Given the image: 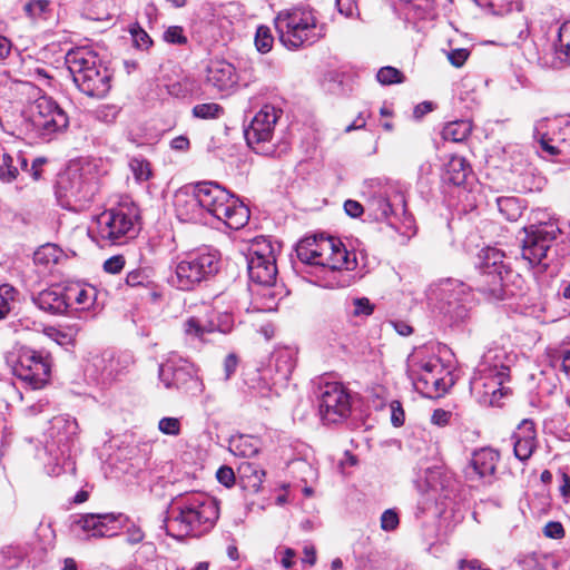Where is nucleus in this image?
<instances>
[{"mask_svg":"<svg viewBox=\"0 0 570 570\" xmlns=\"http://www.w3.org/2000/svg\"><path fill=\"white\" fill-rule=\"evenodd\" d=\"M217 480L223 485L229 488L235 483V473L234 470L229 466H220L217 471Z\"/></svg>","mask_w":570,"mask_h":570,"instance_id":"obj_54","label":"nucleus"},{"mask_svg":"<svg viewBox=\"0 0 570 570\" xmlns=\"http://www.w3.org/2000/svg\"><path fill=\"white\" fill-rule=\"evenodd\" d=\"M278 117V110L269 105L264 106L254 116L250 125L244 131L250 148L257 153H267L264 149V144L271 141Z\"/></svg>","mask_w":570,"mask_h":570,"instance_id":"obj_15","label":"nucleus"},{"mask_svg":"<svg viewBox=\"0 0 570 570\" xmlns=\"http://www.w3.org/2000/svg\"><path fill=\"white\" fill-rule=\"evenodd\" d=\"M543 216L544 213L538 210L535 222L523 228L524 238L521 242V254L530 266L542 265V271H546L548 265L542 261L547 257L548 250L561 230L556 222L543 220Z\"/></svg>","mask_w":570,"mask_h":570,"instance_id":"obj_10","label":"nucleus"},{"mask_svg":"<svg viewBox=\"0 0 570 570\" xmlns=\"http://www.w3.org/2000/svg\"><path fill=\"white\" fill-rule=\"evenodd\" d=\"M219 518L218 502L205 492H187L171 501L165 529L168 535L183 540L210 531Z\"/></svg>","mask_w":570,"mask_h":570,"instance_id":"obj_1","label":"nucleus"},{"mask_svg":"<svg viewBox=\"0 0 570 570\" xmlns=\"http://www.w3.org/2000/svg\"><path fill=\"white\" fill-rule=\"evenodd\" d=\"M229 450L235 455L252 458L258 453L257 440L245 435L234 438L230 440Z\"/></svg>","mask_w":570,"mask_h":570,"instance_id":"obj_30","label":"nucleus"},{"mask_svg":"<svg viewBox=\"0 0 570 570\" xmlns=\"http://www.w3.org/2000/svg\"><path fill=\"white\" fill-rule=\"evenodd\" d=\"M28 117L33 129L41 137H49L68 127L69 118L65 110L50 97L36 99L28 109Z\"/></svg>","mask_w":570,"mask_h":570,"instance_id":"obj_12","label":"nucleus"},{"mask_svg":"<svg viewBox=\"0 0 570 570\" xmlns=\"http://www.w3.org/2000/svg\"><path fill=\"white\" fill-rule=\"evenodd\" d=\"M174 206L177 217L183 222H200L204 213L196 185L180 189L175 194Z\"/></svg>","mask_w":570,"mask_h":570,"instance_id":"obj_20","label":"nucleus"},{"mask_svg":"<svg viewBox=\"0 0 570 570\" xmlns=\"http://www.w3.org/2000/svg\"><path fill=\"white\" fill-rule=\"evenodd\" d=\"M125 266V258L122 255H116L108 258L104 263V271L109 274H118Z\"/></svg>","mask_w":570,"mask_h":570,"instance_id":"obj_53","label":"nucleus"},{"mask_svg":"<svg viewBox=\"0 0 570 570\" xmlns=\"http://www.w3.org/2000/svg\"><path fill=\"white\" fill-rule=\"evenodd\" d=\"M32 302L42 311L51 314H61L68 309L66 288L51 286L39 292Z\"/></svg>","mask_w":570,"mask_h":570,"instance_id":"obj_23","label":"nucleus"},{"mask_svg":"<svg viewBox=\"0 0 570 570\" xmlns=\"http://www.w3.org/2000/svg\"><path fill=\"white\" fill-rule=\"evenodd\" d=\"M452 413L443 409H436L433 411L431 422L438 426H445L449 424Z\"/></svg>","mask_w":570,"mask_h":570,"instance_id":"obj_57","label":"nucleus"},{"mask_svg":"<svg viewBox=\"0 0 570 570\" xmlns=\"http://www.w3.org/2000/svg\"><path fill=\"white\" fill-rule=\"evenodd\" d=\"M66 65L75 85L89 97L102 98L110 89V73L96 53L77 48L67 52Z\"/></svg>","mask_w":570,"mask_h":570,"instance_id":"obj_3","label":"nucleus"},{"mask_svg":"<svg viewBox=\"0 0 570 570\" xmlns=\"http://www.w3.org/2000/svg\"><path fill=\"white\" fill-rule=\"evenodd\" d=\"M164 40L173 45H186L187 37L184 35L183 27L171 26L164 32Z\"/></svg>","mask_w":570,"mask_h":570,"instance_id":"obj_44","label":"nucleus"},{"mask_svg":"<svg viewBox=\"0 0 570 570\" xmlns=\"http://www.w3.org/2000/svg\"><path fill=\"white\" fill-rule=\"evenodd\" d=\"M126 520L121 513H87L75 520L73 524L88 538H110L118 533Z\"/></svg>","mask_w":570,"mask_h":570,"instance_id":"obj_16","label":"nucleus"},{"mask_svg":"<svg viewBox=\"0 0 570 570\" xmlns=\"http://www.w3.org/2000/svg\"><path fill=\"white\" fill-rule=\"evenodd\" d=\"M193 90V81L184 78L181 81L173 82L168 86V92L175 97H186Z\"/></svg>","mask_w":570,"mask_h":570,"instance_id":"obj_45","label":"nucleus"},{"mask_svg":"<svg viewBox=\"0 0 570 570\" xmlns=\"http://www.w3.org/2000/svg\"><path fill=\"white\" fill-rule=\"evenodd\" d=\"M126 535H127V542L129 544L140 543L144 540V538H145L144 531L139 527H137L135 524L130 525L127 529Z\"/></svg>","mask_w":570,"mask_h":570,"instance_id":"obj_59","label":"nucleus"},{"mask_svg":"<svg viewBox=\"0 0 570 570\" xmlns=\"http://www.w3.org/2000/svg\"><path fill=\"white\" fill-rule=\"evenodd\" d=\"M557 51L570 61V20L563 22L559 28Z\"/></svg>","mask_w":570,"mask_h":570,"instance_id":"obj_39","label":"nucleus"},{"mask_svg":"<svg viewBox=\"0 0 570 570\" xmlns=\"http://www.w3.org/2000/svg\"><path fill=\"white\" fill-rule=\"evenodd\" d=\"M439 367V361H426L424 363L420 364V368L422 370V373L419 374V382L424 383V385L433 384L435 386L439 385V377L433 375V372Z\"/></svg>","mask_w":570,"mask_h":570,"instance_id":"obj_41","label":"nucleus"},{"mask_svg":"<svg viewBox=\"0 0 570 570\" xmlns=\"http://www.w3.org/2000/svg\"><path fill=\"white\" fill-rule=\"evenodd\" d=\"M337 11L345 18L358 16L357 0H335Z\"/></svg>","mask_w":570,"mask_h":570,"instance_id":"obj_50","label":"nucleus"},{"mask_svg":"<svg viewBox=\"0 0 570 570\" xmlns=\"http://www.w3.org/2000/svg\"><path fill=\"white\" fill-rule=\"evenodd\" d=\"M203 213L209 214L232 229L244 227L249 219V209L237 197L214 181L196 184Z\"/></svg>","mask_w":570,"mask_h":570,"instance_id":"obj_4","label":"nucleus"},{"mask_svg":"<svg viewBox=\"0 0 570 570\" xmlns=\"http://www.w3.org/2000/svg\"><path fill=\"white\" fill-rule=\"evenodd\" d=\"M543 533L551 539H561L564 537V529L560 522L550 521L544 525Z\"/></svg>","mask_w":570,"mask_h":570,"instance_id":"obj_55","label":"nucleus"},{"mask_svg":"<svg viewBox=\"0 0 570 570\" xmlns=\"http://www.w3.org/2000/svg\"><path fill=\"white\" fill-rule=\"evenodd\" d=\"M321 235L307 236L296 245L298 259L308 265H315L321 252Z\"/></svg>","mask_w":570,"mask_h":570,"instance_id":"obj_28","label":"nucleus"},{"mask_svg":"<svg viewBox=\"0 0 570 570\" xmlns=\"http://www.w3.org/2000/svg\"><path fill=\"white\" fill-rule=\"evenodd\" d=\"M320 249L315 265L328 267L332 271H352L356 266L355 255L348 253L342 242L334 237L321 235Z\"/></svg>","mask_w":570,"mask_h":570,"instance_id":"obj_17","label":"nucleus"},{"mask_svg":"<svg viewBox=\"0 0 570 570\" xmlns=\"http://www.w3.org/2000/svg\"><path fill=\"white\" fill-rule=\"evenodd\" d=\"M459 569L460 570H491L489 568H485L481 561L476 559L472 560H465L462 559L459 561Z\"/></svg>","mask_w":570,"mask_h":570,"instance_id":"obj_61","label":"nucleus"},{"mask_svg":"<svg viewBox=\"0 0 570 570\" xmlns=\"http://www.w3.org/2000/svg\"><path fill=\"white\" fill-rule=\"evenodd\" d=\"M273 41L274 39L268 27L261 26L257 28L255 36V46L259 52L266 53L271 51L273 47Z\"/></svg>","mask_w":570,"mask_h":570,"instance_id":"obj_40","label":"nucleus"},{"mask_svg":"<svg viewBox=\"0 0 570 570\" xmlns=\"http://www.w3.org/2000/svg\"><path fill=\"white\" fill-rule=\"evenodd\" d=\"M13 374L33 390L43 387L50 377L51 363L47 355L35 350H22L12 367Z\"/></svg>","mask_w":570,"mask_h":570,"instance_id":"obj_13","label":"nucleus"},{"mask_svg":"<svg viewBox=\"0 0 570 570\" xmlns=\"http://www.w3.org/2000/svg\"><path fill=\"white\" fill-rule=\"evenodd\" d=\"M469 51L466 49H454V50H451L449 53H448V59L450 60V62L454 66V67H461L464 65V62L466 61L468 57H469Z\"/></svg>","mask_w":570,"mask_h":570,"instance_id":"obj_56","label":"nucleus"},{"mask_svg":"<svg viewBox=\"0 0 570 570\" xmlns=\"http://www.w3.org/2000/svg\"><path fill=\"white\" fill-rule=\"evenodd\" d=\"M68 306L76 303L82 309L90 307L96 298V289L94 287H81L79 285L66 287Z\"/></svg>","mask_w":570,"mask_h":570,"instance_id":"obj_29","label":"nucleus"},{"mask_svg":"<svg viewBox=\"0 0 570 570\" xmlns=\"http://www.w3.org/2000/svg\"><path fill=\"white\" fill-rule=\"evenodd\" d=\"M237 80L235 67L225 60H213L207 67L206 83L219 92L233 89Z\"/></svg>","mask_w":570,"mask_h":570,"instance_id":"obj_21","label":"nucleus"},{"mask_svg":"<svg viewBox=\"0 0 570 570\" xmlns=\"http://www.w3.org/2000/svg\"><path fill=\"white\" fill-rule=\"evenodd\" d=\"M50 6L49 0H30L24 4V11L31 18H37L45 13Z\"/></svg>","mask_w":570,"mask_h":570,"instance_id":"obj_46","label":"nucleus"},{"mask_svg":"<svg viewBox=\"0 0 570 570\" xmlns=\"http://www.w3.org/2000/svg\"><path fill=\"white\" fill-rule=\"evenodd\" d=\"M471 132V126L466 121H452L449 122L442 131L445 140L454 142L463 141Z\"/></svg>","mask_w":570,"mask_h":570,"instance_id":"obj_31","label":"nucleus"},{"mask_svg":"<svg viewBox=\"0 0 570 570\" xmlns=\"http://www.w3.org/2000/svg\"><path fill=\"white\" fill-rule=\"evenodd\" d=\"M158 429L167 435H178L180 433V421L177 417H163L158 423Z\"/></svg>","mask_w":570,"mask_h":570,"instance_id":"obj_49","label":"nucleus"},{"mask_svg":"<svg viewBox=\"0 0 570 570\" xmlns=\"http://www.w3.org/2000/svg\"><path fill=\"white\" fill-rule=\"evenodd\" d=\"M16 295L17 291L13 286L9 284L0 285V321L10 313Z\"/></svg>","mask_w":570,"mask_h":570,"instance_id":"obj_36","label":"nucleus"},{"mask_svg":"<svg viewBox=\"0 0 570 570\" xmlns=\"http://www.w3.org/2000/svg\"><path fill=\"white\" fill-rule=\"evenodd\" d=\"M389 324L402 336H409L413 332L412 326L404 321H390Z\"/></svg>","mask_w":570,"mask_h":570,"instance_id":"obj_63","label":"nucleus"},{"mask_svg":"<svg viewBox=\"0 0 570 570\" xmlns=\"http://www.w3.org/2000/svg\"><path fill=\"white\" fill-rule=\"evenodd\" d=\"M191 112L199 119H217L224 114V109L216 102H206L194 106Z\"/></svg>","mask_w":570,"mask_h":570,"instance_id":"obj_35","label":"nucleus"},{"mask_svg":"<svg viewBox=\"0 0 570 570\" xmlns=\"http://www.w3.org/2000/svg\"><path fill=\"white\" fill-rule=\"evenodd\" d=\"M391 422L395 428L402 426L405 420V413L400 401H392L390 403Z\"/></svg>","mask_w":570,"mask_h":570,"instance_id":"obj_52","label":"nucleus"},{"mask_svg":"<svg viewBox=\"0 0 570 570\" xmlns=\"http://www.w3.org/2000/svg\"><path fill=\"white\" fill-rule=\"evenodd\" d=\"M476 289L494 299H503L509 294V281L512 276L505 255L498 248L488 247L480 254Z\"/></svg>","mask_w":570,"mask_h":570,"instance_id":"obj_9","label":"nucleus"},{"mask_svg":"<svg viewBox=\"0 0 570 570\" xmlns=\"http://www.w3.org/2000/svg\"><path fill=\"white\" fill-rule=\"evenodd\" d=\"M159 377L167 389L176 387L188 393L202 391V382L187 367H174L169 363L159 366Z\"/></svg>","mask_w":570,"mask_h":570,"instance_id":"obj_19","label":"nucleus"},{"mask_svg":"<svg viewBox=\"0 0 570 570\" xmlns=\"http://www.w3.org/2000/svg\"><path fill=\"white\" fill-rule=\"evenodd\" d=\"M28 161L23 155L17 153L11 155L7 151L0 153V180L2 183L13 181L18 175L19 169H27Z\"/></svg>","mask_w":570,"mask_h":570,"instance_id":"obj_26","label":"nucleus"},{"mask_svg":"<svg viewBox=\"0 0 570 570\" xmlns=\"http://www.w3.org/2000/svg\"><path fill=\"white\" fill-rule=\"evenodd\" d=\"M237 357L234 354H228L224 361L225 379H229L237 367Z\"/></svg>","mask_w":570,"mask_h":570,"instance_id":"obj_62","label":"nucleus"},{"mask_svg":"<svg viewBox=\"0 0 570 570\" xmlns=\"http://www.w3.org/2000/svg\"><path fill=\"white\" fill-rule=\"evenodd\" d=\"M533 140L537 153L541 158L553 159L561 157L570 159V124L554 127L549 119L542 118L533 126Z\"/></svg>","mask_w":570,"mask_h":570,"instance_id":"obj_11","label":"nucleus"},{"mask_svg":"<svg viewBox=\"0 0 570 570\" xmlns=\"http://www.w3.org/2000/svg\"><path fill=\"white\" fill-rule=\"evenodd\" d=\"M376 79L380 83L389 86L394 83H402L404 81V76L399 69L386 66L382 67L377 71Z\"/></svg>","mask_w":570,"mask_h":570,"instance_id":"obj_37","label":"nucleus"},{"mask_svg":"<svg viewBox=\"0 0 570 570\" xmlns=\"http://www.w3.org/2000/svg\"><path fill=\"white\" fill-rule=\"evenodd\" d=\"M344 210L351 217H360L363 214V206L356 202L348 199L344 203Z\"/></svg>","mask_w":570,"mask_h":570,"instance_id":"obj_60","label":"nucleus"},{"mask_svg":"<svg viewBox=\"0 0 570 570\" xmlns=\"http://www.w3.org/2000/svg\"><path fill=\"white\" fill-rule=\"evenodd\" d=\"M184 332L188 336L202 338L203 335L208 331L200 324L197 318L190 317L184 323Z\"/></svg>","mask_w":570,"mask_h":570,"instance_id":"obj_51","label":"nucleus"},{"mask_svg":"<svg viewBox=\"0 0 570 570\" xmlns=\"http://www.w3.org/2000/svg\"><path fill=\"white\" fill-rule=\"evenodd\" d=\"M499 212L511 222L517 220L522 214V205L515 197H500L497 199Z\"/></svg>","mask_w":570,"mask_h":570,"instance_id":"obj_32","label":"nucleus"},{"mask_svg":"<svg viewBox=\"0 0 570 570\" xmlns=\"http://www.w3.org/2000/svg\"><path fill=\"white\" fill-rule=\"evenodd\" d=\"M129 168L137 181H147L151 177L150 164L144 158H132Z\"/></svg>","mask_w":570,"mask_h":570,"instance_id":"obj_38","label":"nucleus"},{"mask_svg":"<svg viewBox=\"0 0 570 570\" xmlns=\"http://www.w3.org/2000/svg\"><path fill=\"white\" fill-rule=\"evenodd\" d=\"M78 331L77 326H69L67 328L48 327L45 330V333L57 344L69 345L75 342Z\"/></svg>","mask_w":570,"mask_h":570,"instance_id":"obj_34","label":"nucleus"},{"mask_svg":"<svg viewBox=\"0 0 570 570\" xmlns=\"http://www.w3.org/2000/svg\"><path fill=\"white\" fill-rule=\"evenodd\" d=\"M499 459V453L492 449L484 448L475 451L469 464L464 468L465 479L492 483Z\"/></svg>","mask_w":570,"mask_h":570,"instance_id":"obj_18","label":"nucleus"},{"mask_svg":"<svg viewBox=\"0 0 570 570\" xmlns=\"http://www.w3.org/2000/svg\"><path fill=\"white\" fill-rule=\"evenodd\" d=\"M147 281V276L140 269L131 271L127 274L126 283L131 287L144 285Z\"/></svg>","mask_w":570,"mask_h":570,"instance_id":"obj_58","label":"nucleus"},{"mask_svg":"<svg viewBox=\"0 0 570 570\" xmlns=\"http://www.w3.org/2000/svg\"><path fill=\"white\" fill-rule=\"evenodd\" d=\"M61 250L53 244L40 246L33 254V261L38 265L48 266L58 263Z\"/></svg>","mask_w":570,"mask_h":570,"instance_id":"obj_33","label":"nucleus"},{"mask_svg":"<svg viewBox=\"0 0 570 570\" xmlns=\"http://www.w3.org/2000/svg\"><path fill=\"white\" fill-rule=\"evenodd\" d=\"M134 43L137 48L148 49L153 45V40L149 35L142 30L139 26H135L130 29Z\"/></svg>","mask_w":570,"mask_h":570,"instance_id":"obj_47","label":"nucleus"},{"mask_svg":"<svg viewBox=\"0 0 570 570\" xmlns=\"http://www.w3.org/2000/svg\"><path fill=\"white\" fill-rule=\"evenodd\" d=\"M320 415L325 423H338L351 414V395L338 382H328L321 387Z\"/></svg>","mask_w":570,"mask_h":570,"instance_id":"obj_14","label":"nucleus"},{"mask_svg":"<svg viewBox=\"0 0 570 570\" xmlns=\"http://www.w3.org/2000/svg\"><path fill=\"white\" fill-rule=\"evenodd\" d=\"M237 474L240 487L246 491L256 493L261 489L265 471L253 462L244 461L238 465Z\"/></svg>","mask_w":570,"mask_h":570,"instance_id":"obj_25","label":"nucleus"},{"mask_svg":"<svg viewBox=\"0 0 570 570\" xmlns=\"http://www.w3.org/2000/svg\"><path fill=\"white\" fill-rule=\"evenodd\" d=\"M249 387L259 397L271 396L272 387L269 383L265 379H263L258 373L255 374V377L250 379Z\"/></svg>","mask_w":570,"mask_h":570,"instance_id":"obj_43","label":"nucleus"},{"mask_svg":"<svg viewBox=\"0 0 570 570\" xmlns=\"http://www.w3.org/2000/svg\"><path fill=\"white\" fill-rule=\"evenodd\" d=\"M220 267L219 254L216 250L202 248L173 262L174 275L171 284L183 291H190L202 282L215 276Z\"/></svg>","mask_w":570,"mask_h":570,"instance_id":"obj_6","label":"nucleus"},{"mask_svg":"<svg viewBox=\"0 0 570 570\" xmlns=\"http://www.w3.org/2000/svg\"><path fill=\"white\" fill-rule=\"evenodd\" d=\"M170 147L175 150H187L189 148V139L185 136H178L171 140Z\"/></svg>","mask_w":570,"mask_h":570,"instance_id":"obj_64","label":"nucleus"},{"mask_svg":"<svg viewBox=\"0 0 570 570\" xmlns=\"http://www.w3.org/2000/svg\"><path fill=\"white\" fill-rule=\"evenodd\" d=\"M276 29L279 39L287 48L313 45L325 36L324 24H320L311 11L296 9L278 14Z\"/></svg>","mask_w":570,"mask_h":570,"instance_id":"obj_8","label":"nucleus"},{"mask_svg":"<svg viewBox=\"0 0 570 570\" xmlns=\"http://www.w3.org/2000/svg\"><path fill=\"white\" fill-rule=\"evenodd\" d=\"M247 269L249 279L265 288L262 295L267 298L263 305H254L257 311L271 312L275 308V296L268 289L276 282L277 266L276 254L272 242L265 237L254 239L248 248Z\"/></svg>","mask_w":570,"mask_h":570,"instance_id":"obj_5","label":"nucleus"},{"mask_svg":"<svg viewBox=\"0 0 570 570\" xmlns=\"http://www.w3.org/2000/svg\"><path fill=\"white\" fill-rule=\"evenodd\" d=\"M372 205L375 207L376 219H387L391 216L405 215L406 203L402 194L397 193L393 198H387L382 195L376 196L372 200Z\"/></svg>","mask_w":570,"mask_h":570,"instance_id":"obj_24","label":"nucleus"},{"mask_svg":"<svg viewBox=\"0 0 570 570\" xmlns=\"http://www.w3.org/2000/svg\"><path fill=\"white\" fill-rule=\"evenodd\" d=\"M507 358V353L499 348L489 350L482 356L470 382L471 392L480 404L500 406L502 397L510 393V389L505 386L510 381Z\"/></svg>","mask_w":570,"mask_h":570,"instance_id":"obj_2","label":"nucleus"},{"mask_svg":"<svg viewBox=\"0 0 570 570\" xmlns=\"http://www.w3.org/2000/svg\"><path fill=\"white\" fill-rule=\"evenodd\" d=\"M400 523L399 514L394 509L385 510L381 515V528L384 531H394Z\"/></svg>","mask_w":570,"mask_h":570,"instance_id":"obj_48","label":"nucleus"},{"mask_svg":"<svg viewBox=\"0 0 570 570\" xmlns=\"http://www.w3.org/2000/svg\"><path fill=\"white\" fill-rule=\"evenodd\" d=\"M352 307L351 314L356 317L368 316L374 311V305L366 297L353 298Z\"/></svg>","mask_w":570,"mask_h":570,"instance_id":"obj_42","label":"nucleus"},{"mask_svg":"<svg viewBox=\"0 0 570 570\" xmlns=\"http://www.w3.org/2000/svg\"><path fill=\"white\" fill-rule=\"evenodd\" d=\"M512 439L514 440L513 452L515 458L521 462L528 461L537 448L534 423L531 420H523L513 433Z\"/></svg>","mask_w":570,"mask_h":570,"instance_id":"obj_22","label":"nucleus"},{"mask_svg":"<svg viewBox=\"0 0 570 570\" xmlns=\"http://www.w3.org/2000/svg\"><path fill=\"white\" fill-rule=\"evenodd\" d=\"M471 173L469 163L460 156H453L445 166L443 180L454 186H461L465 183Z\"/></svg>","mask_w":570,"mask_h":570,"instance_id":"obj_27","label":"nucleus"},{"mask_svg":"<svg viewBox=\"0 0 570 570\" xmlns=\"http://www.w3.org/2000/svg\"><path fill=\"white\" fill-rule=\"evenodd\" d=\"M137 210L130 207H118L105 210L97 216L96 229L89 235L100 246L121 244L138 233Z\"/></svg>","mask_w":570,"mask_h":570,"instance_id":"obj_7","label":"nucleus"}]
</instances>
